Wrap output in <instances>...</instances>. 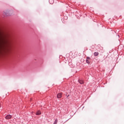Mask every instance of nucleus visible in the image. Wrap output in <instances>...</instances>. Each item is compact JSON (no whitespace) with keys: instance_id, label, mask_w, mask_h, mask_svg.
I'll list each match as a JSON object with an SVG mask.
<instances>
[{"instance_id":"f257e3e1","label":"nucleus","mask_w":124,"mask_h":124,"mask_svg":"<svg viewBox=\"0 0 124 124\" xmlns=\"http://www.w3.org/2000/svg\"><path fill=\"white\" fill-rule=\"evenodd\" d=\"M12 118V116H11V115L10 114H8L5 117V119L6 120H10V119H11Z\"/></svg>"},{"instance_id":"f03ea898","label":"nucleus","mask_w":124,"mask_h":124,"mask_svg":"<svg viewBox=\"0 0 124 124\" xmlns=\"http://www.w3.org/2000/svg\"><path fill=\"white\" fill-rule=\"evenodd\" d=\"M99 55V53H98V52H95L93 53V55L94 56V57H97V56H98Z\"/></svg>"},{"instance_id":"7ed1b4c3","label":"nucleus","mask_w":124,"mask_h":124,"mask_svg":"<svg viewBox=\"0 0 124 124\" xmlns=\"http://www.w3.org/2000/svg\"><path fill=\"white\" fill-rule=\"evenodd\" d=\"M57 98H61L62 97V93H59L58 94H57Z\"/></svg>"},{"instance_id":"20e7f679","label":"nucleus","mask_w":124,"mask_h":124,"mask_svg":"<svg viewBox=\"0 0 124 124\" xmlns=\"http://www.w3.org/2000/svg\"><path fill=\"white\" fill-rule=\"evenodd\" d=\"M78 82L79 84H81V85L84 84V81L82 80L78 79Z\"/></svg>"},{"instance_id":"39448f33","label":"nucleus","mask_w":124,"mask_h":124,"mask_svg":"<svg viewBox=\"0 0 124 124\" xmlns=\"http://www.w3.org/2000/svg\"><path fill=\"white\" fill-rule=\"evenodd\" d=\"M49 2L50 4H53L54 3V0H49Z\"/></svg>"},{"instance_id":"423d86ee","label":"nucleus","mask_w":124,"mask_h":124,"mask_svg":"<svg viewBox=\"0 0 124 124\" xmlns=\"http://www.w3.org/2000/svg\"><path fill=\"white\" fill-rule=\"evenodd\" d=\"M41 114V112L40 111H38L36 113V115H37V116L40 115Z\"/></svg>"},{"instance_id":"0eeeda50","label":"nucleus","mask_w":124,"mask_h":124,"mask_svg":"<svg viewBox=\"0 0 124 124\" xmlns=\"http://www.w3.org/2000/svg\"><path fill=\"white\" fill-rule=\"evenodd\" d=\"M58 124V119H56L53 123V124Z\"/></svg>"},{"instance_id":"6e6552de","label":"nucleus","mask_w":124,"mask_h":124,"mask_svg":"<svg viewBox=\"0 0 124 124\" xmlns=\"http://www.w3.org/2000/svg\"><path fill=\"white\" fill-rule=\"evenodd\" d=\"M1 38L4 42H6L7 41L5 40V39L2 37H1Z\"/></svg>"},{"instance_id":"1a4fd4ad","label":"nucleus","mask_w":124,"mask_h":124,"mask_svg":"<svg viewBox=\"0 0 124 124\" xmlns=\"http://www.w3.org/2000/svg\"><path fill=\"white\" fill-rule=\"evenodd\" d=\"M86 62L87 63H88V64H90V60L86 59Z\"/></svg>"},{"instance_id":"9d476101","label":"nucleus","mask_w":124,"mask_h":124,"mask_svg":"<svg viewBox=\"0 0 124 124\" xmlns=\"http://www.w3.org/2000/svg\"><path fill=\"white\" fill-rule=\"evenodd\" d=\"M86 60H91V57H87V58H86Z\"/></svg>"},{"instance_id":"9b49d317","label":"nucleus","mask_w":124,"mask_h":124,"mask_svg":"<svg viewBox=\"0 0 124 124\" xmlns=\"http://www.w3.org/2000/svg\"><path fill=\"white\" fill-rule=\"evenodd\" d=\"M0 107H1V105H0Z\"/></svg>"}]
</instances>
